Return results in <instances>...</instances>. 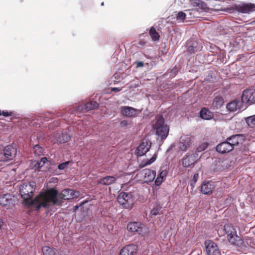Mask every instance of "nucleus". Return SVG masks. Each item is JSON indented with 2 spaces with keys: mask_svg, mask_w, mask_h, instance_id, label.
<instances>
[{
  "mask_svg": "<svg viewBox=\"0 0 255 255\" xmlns=\"http://www.w3.org/2000/svg\"><path fill=\"white\" fill-rule=\"evenodd\" d=\"M79 195V192L68 188L63 190L60 194V198L62 201L63 200H70L77 198Z\"/></svg>",
  "mask_w": 255,
  "mask_h": 255,
  "instance_id": "nucleus-16",
  "label": "nucleus"
},
{
  "mask_svg": "<svg viewBox=\"0 0 255 255\" xmlns=\"http://www.w3.org/2000/svg\"><path fill=\"white\" fill-rule=\"evenodd\" d=\"M189 146V141L188 140H187V142H180L178 144V148L182 151H186L188 148V146Z\"/></svg>",
  "mask_w": 255,
  "mask_h": 255,
  "instance_id": "nucleus-41",
  "label": "nucleus"
},
{
  "mask_svg": "<svg viewBox=\"0 0 255 255\" xmlns=\"http://www.w3.org/2000/svg\"><path fill=\"white\" fill-rule=\"evenodd\" d=\"M99 104L96 101H91L87 102L84 105L78 106L77 110L79 111L85 110L88 112L90 110L97 109L98 108Z\"/></svg>",
  "mask_w": 255,
  "mask_h": 255,
  "instance_id": "nucleus-21",
  "label": "nucleus"
},
{
  "mask_svg": "<svg viewBox=\"0 0 255 255\" xmlns=\"http://www.w3.org/2000/svg\"><path fill=\"white\" fill-rule=\"evenodd\" d=\"M224 231L227 235L228 240L232 245L236 246L242 249L247 248V243L237 234L236 229L231 225L226 224L224 227Z\"/></svg>",
  "mask_w": 255,
  "mask_h": 255,
  "instance_id": "nucleus-4",
  "label": "nucleus"
},
{
  "mask_svg": "<svg viewBox=\"0 0 255 255\" xmlns=\"http://www.w3.org/2000/svg\"><path fill=\"white\" fill-rule=\"evenodd\" d=\"M155 131L156 135L160 137L161 139H165L168 136L169 128V126H163L161 127L159 129V131L157 129H153Z\"/></svg>",
  "mask_w": 255,
  "mask_h": 255,
  "instance_id": "nucleus-26",
  "label": "nucleus"
},
{
  "mask_svg": "<svg viewBox=\"0 0 255 255\" xmlns=\"http://www.w3.org/2000/svg\"><path fill=\"white\" fill-rule=\"evenodd\" d=\"M127 230L133 234L144 236L148 232V229L140 222H130L127 224Z\"/></svg>",
  "mask_w": 255,
  "mask_h": 255,
  "instance_id": "nucleus-6",
  "label": "nucleus"
},
{
  "mask_svg": "<svg viewBox=\"0 0 255 255\" xmlns=\"http://www.w3.org/2000/svg\"><path fill=\"white\" fill-rule=\"evenodd\" d=\"M48 162V159L46 157H42L40 160L34 161L32 163L33 168L35 171L39 172L41 171V168Z\"/></svg>",
  "mask_w": 255,
  "mask_h": 255,
  "instance_id": "nucleus-28",
  "label": "nucleus"
},
{
  "mask_svg": "<svg viewBox=\"0 0 255 255\" xmlns=\"http://www.w3.org/2000/svg\"><path fill=\"white\" fill-rule=\"evenodd\" d=\"M199 177V174L198 173H195L193 177L192 180H191L190 182V186L192 188V189H193L195 186L196 182L197 181V180Z\"/></svg>",
  "mask_w": 255,
  "mask_h": 255,
  "instance_id": "nucleus-42",
  "label": "nucleus"
},
{
  "mask_svg": "<svg viewBox=\"0 0 255 255\" xmlns=\"http://www.w3.org/2000/svg\"><path fill=\"white\" fill-rule=\"evenodd\" d=\"M157 158V154L154 152L153 156L149 159H146L142 161L139 165L140 168H143L147 165H150L154 162Z\"/></svg>",
  "mask_w": 255,
  "mask_h": 255,
  "instance_id": "nucleus-30",
  "label": "nucleus"
},
{
  "mask_svg": "<svg viewBox=\"0 0 255 255\" xmlns=\"http://www.w3.org/2000/svg\"><path fill=\"white\" fill-rule=\"evenodd\" d=\"M151 145V143L149 140L146 139L142 140L136 148L135 154L138 157L144 155L149 150Z\"/></svg>",
  "mask_w": 255,
  "mask_h": 255,
  "instance_id": "nucleus-13",
  "label": "nucleus"
},
{
  "mask_svg": "<svg viewBox=\"0 0 255 255\" xmlns=\"http://www.w3.org/2000/svg\"><path fill=\"white\" fill-rule=\"evenodd\" d=\"M230 166L227 159L216 158L212 165V169L215 173H220Z\"/></svg>",
  "mask_w": 255,
  "mask_h": 255,
  "instance_id": "nucleus-9",
  "label": "nucleus"
},
{
  "mask_svg": "<svg viewBox=\"0 0 255 255\" xmlns=\"http://www.w3.org/2000/svg\"><path fill=\"white\" fill-rule=\"evenodd\" d=\"M214 188V186L209 181L203 182L201 186V192L202 194L208 195L211 193Z\"/></svg>",
  "mask_w": 255,
  "mask_h": 255,
  "instance_id": "nucleus-25",
  "label": "nucleus"
},
{
  "mask_svg": "<svg viewBox=\"0 0 255 255\" xmlns=\"http://www.w3.org/2000/svg\"><path fill=\"white\" fill-rule=\"evenodd\" d=\"M70 163V161H67L65 162L60 163L58 165V169L60 170H64L68 166Z\"/></svg>",
  "mask_w": 255,
  "mask_h": 255,
  "instance_id": "nucleus-43",
  "label": "nucleus"
},
{
  "mask_svg": "<svg viewBox=\"0 0 255 255\" xmlns=\"http://www.w3.org/2000/svg\"><path fill=\"white\" fill-rule=\"evenodd\" d=\"M144 174V181L147 183L152 182L156 177V171L154 170L145 169L142 171Z\"/></svg>",
  "mask_w": 255,
  "mask_h": 255,
  "instance_id": "nucleus-23",
  "label": "nucleus"
},
{
  "mask_svg": "<svg viewBox=\"0 0 255 255\" xmlns=\"http://www.w3.org/2000/svg\"><path fill=\"white\" fill-rule=\"evenodd\" d=\"M12 112L7 111H2L1 112V115L4 117H8L12 115Z\"/></svg>",
  "mask_w": 255,
  "mask_h": 255,
  "instance_id": "nucleus-45",
  "label": "nucleus"
},
{
  "mask_svg": "<svg viewBox=\"0 0 255 255\" xmlns=\"http://www.w3.org/2000/svg\"><path fill=\"white\" fill-rule=\"evenodd\" d=\"M138 110L129 106H121L120 107L121 114L124 117L128 118H133L136 117Z\"/></svg>",
  "mask_w": 255,
  "mask_h": 255,
  "instance_id": "nucleus-15",
  "label": "nucleus"
},
{
  "mask_svg": "<svg viewBox=\"0 0 255 255\" xmlns=\"http://www.w3.org/2000/svg\"><path fill=\"white\" fill-rule=\"evenodd\" d=\"M161 209V206L160 205V204L158 203H155L154 204V206L153 209L150 211V214L152 215L156 216L160 210Z\"/></svg>",
  "mask_w": 255,
  "mask_h": 255,
  "instance_id": "nucleus-38",
  "label": "nucleus"
},
{
  "mask_svg": "<svg viewBox=\"0 0 255 255\" xmlns=\"http://www.w3.org/2000/svg\"><path fill=\"white\" fill-rule=\"evenodd\" d=\"M153 129H157L159 131L160 128L163 126H168L165 124V120L162 116L158 115L155 117V119L152 122Z\"/></svg>",
  "mask_w": 255,
  "mask_h": 255,
  "instance_id": "nucleus-22",
  "label": "nucleus"
},
{
  "mask_svg": "<svg viewBox=\"0 0 255 255\" xmlns=\"http://www.w3.org/2000/svg\"><path fill=\"white\" fill-rule=\"evenodd\" d=\"M135 64H136V68L142 67L144 66V63L142 61H136L135 62Z\"/></svg>",
  "mask_w": 255,
  "mask_h": 255,
  "instance_id": "nucleus-46",
  "label": "nucleus"
},
{
  "mask_svg": "<svg viewBox=\"0 0 255 255\" xmlns=\"http://www.w3.org/2000/svg\"><path fill=\"white\" fill-rule=\"evenodd\" d=\"M199 158L197 153L187 154L182 159V165L185 167H192Z\"/></svg>",
  "mask_w": 255,
  "mask_h": 255,
  "instance_id": "nucleus-14",
  "label": "nucleus"
},
{
  "mask_svg": "<svg viewBox=\"0 0 255 255\" xmlns=\"http://www.w3.org/2000/svg\"><path fill=\"white\" fill-rule=\"evenodd\" d=\"M209 143L207 142H204L201 143L196 149L198 152H201L205 150L208 147Z\"/></svg>",
  "mask_w": 255,
  "mask_h": 255,
  "instance_id": "nucleus-40",
  "label": "nucleus"
},
{
  "mask_svg": "<svg viewBox=\"0 0 255 255\" xmlns=\"http://www.w3.org/2000/svg\"><path fill=\"white\" fill-rule=\"evenodd\" d=\"M177 73L178 69L176 67H174L173 68L168 70L165 75L167 77L173 78L177 74Z\"/></svg>",
  "mask_w": 255,
  "mask_h": 255,
  "instance_id": "nucleus-37",
  "label": "nucleus"
},
{
  "mask_svg": "<svg viewBox=\"0 0 255 255\" xmlns=\"http://www.w3.org/2000/svg\"><path fill=\"white\" fill-rule=\"evenodd\" d=\"M200 117L205 120H210L213 118V114L208 109L203 108L200 111Z\"/></svg>",
  "mask_w": 255,
  "mask_h": 255,
  "instance_id": "nucleus-29",
  "label": "nucleus"
},
{
  "mask_svg": "<svg viewBox=\"0 0 255 255\" xmlns=\"http://www.w3.org/2000/svg\"><path fill=\"white\" fill-rule=\"evenodd\" d=\"M226 108L228 111L231 112L236 111L237 110H244L247 108V106H242L241 107V103L240 101H238L235 100L230 103H229L226 106Z\"/></svg>",
  "mask_w": 255,
  "mask_h": 255,
  "instance_id": "nucleus-19",
  "label": "nucleus"
},
{
  "mask_svg": "<svg viewBox=\"0 0 255 255\" xmlns=\"http://www.w3.org/2000/svg\"><path fill=\"white\" fill-rule=\"evenodd\" d=\"M245 120L247 125L251 128L255 127V115L246 118Z\"/></svg>",
  "mask_w": 255,
  "mask_h": 255,
  "instance_id": "nucleus-35",
  "label": "nucleus"
},
{
  "mask_svg": "<svg viewBox=\"0 0 255 255\" xmlns=\"http://www.w3.org/2000/svg\"><path fill=\"white\" fill-rule=\"evenodd\" d=\"M191 4L193 5V4L196 1V0H189Z\"/></svg>",
  "mask_w": 255,
  "mask_h": 255,
  "instance_id": "nucleus-48",
  "label": "nucleus"
},
{
  "mask_svg": "<svg viewBox=\"0 0 255 255\" xmlns=\"http://www.w3.org/2000/svg\"><path fill=\"white\" fill-rule=\"evenodd\" d=\"M35 211L41 208H49L50 203L56 206H61L63 201L60 198L57 190L54 188H49L46 193H41L35 197Z\"/></svg>",
  "mask_w": 255,
  "mask_h": 255,
  "instance_id": "nucleus-1",
  "label": "nucleus"
},
{
  "mask_svg": "<svg viewBox=\"0 0 255 255\" xmlns=\"http://www.w3.org/2000/svg\"><path fill=\"white\" fill-rule=\"evenodd\" d=\"M129 124V122L127 120H124L120 122V126L122 128H125Z\"/></svg>",
  "mask_w": 255,
  "mask_h": 255,
  "instance_id": "nucleus-44",
  "label": "nucleus"
},
{
  "mask_svg": "<svg viewBox=\"0 0 255 255\" xmlns=\"http://www.w3.org/2000/svg\"><path fill=\"white\" fill-rule=\"evenodd\" d=\"M185 46L187 47V53L191 55L202 51L203 43L201 41L190 39L186 41Z\"/></svg>",
  "mask_w": 255,
  "mask_h": 255,
  "instance_id": "nucleus-8",
  "label": "nucleus"
},
{
  "mask_svg": "<svg viewBox=\"0 0 255 255\" xmlns=\"http://www.w3.org/2000/svg\"><path fill=\"white\" fill-rule=\"evenodd\" d=\"M33 150L36 156H39L43 154L44 148L39 144H36L33 146Z\"/></svg>",
  "mask_w": 255,
  "mask_h": 255,
  "instance_id": "nucleus-34",
  "label": "nucleus"
},
{
  "mask_svg": "<svg viewBox=\"0 0 255 255\" xmlns=\"http://www.w3.org/2000/svg\"><path fill=\"white\" fill-rule=\"evenodd\" d=\"M17 149L12 145H7L0 151V161L5 162L13 159L16 156Z\"/></svg>",
  "mask_w": 255,
  "mask_h": 255,
  "instance_id": "nucleus-7",
  "label": "nucleus"
},
{
  "mask_svg": "<svg viewBox=\"0 0 255 255\" xmlns=\"http://www.w3.org/2000/svg\"><path fill=\"white\" fill-rule=\"evenodd\" d=\"M71 138L70 136L67 132H62L58 137V141L61 143L68 142Z\"/></svg>",
  "mask_w": 255,
  "mask_h": 255,
  "instance_id": "nucleus-32",
  "label": "nucleus"
},
{
  "mask_svg": "<svg viewBox=\"0 0 255 255\" xmlns=\"http://www.w3.org/2000/svg\"><path fill=\"white\" fill-rule=\"evenodd\" d=\"M117 200L119 204L126 209H131L134 203V197L131 192H120Z\"/></svg>",
  "mask_w": 255,
  "mask_h": 255,
  "instance_id": "nucleus-5",
  "label": "nucleus"
},
{
  "mask_svg": "<svg viewBox=\"0 0 255 255\" xmlns=\"http://www.w3.org/2000/svg\"><path fill=\"white\" fill-rule=\"evenodd\" d=\"M224 103V99L222 96H216L213 100L211 108L213 110H218L223 106Z\"/></svg>",
  "mask_w": 255,
  "mask_h": 255,
  "instance_id": "nucleus-27",
  "label": "nucleus"
},
{
  "mask_svg": "<svg viewBox=\"0 0 255 255\" xmlns=\"http://www.w3.org/2000/svg\"><path fill=\"white\" fill-rule=\"evenodd\" d=\"M194 6H198L201 9L205 10L207 8V4L200 0H196V1L193 5Z\"/></svg>",
  "mask_w": 255,
  "mask_h": 255,
  "instance_id": "nucleus-39",
  "label": "nucleus"
},
{
  "mask_svg": "<svg viewBox=\"0 0 255 255\" xmlns=\"http://www.w3.org/2000/svg\"><path fill=\"white\" fill-rule=\"evenodd\" d=\"M149 33L153 40L157 41L159 40L160 36L153 26L150 28Z\"/></svg>",
  "mask_w": 255,
  "mask_h": 255,
  "instance_id": "nucleus-33",
  "label": "nucleus"
},
{
  "mask_svg": "<svg viewBox=\"0 0 255 255\" xmlns=\"http://www.w3.org/2000/svg\"><path fill=\"white\" fill-rule=\"evenodd\" d=\"M245 141V136L242 134H236L228 137L226 139L217 145L216 150L221 154L228 153L234 148L242 144Z\"/></svg>",
  "mask_w": 255,
  "mask_h": 255,
  "instance_id": "nucleus-2",
  "label": "nucleus"
},
{
  "mask_svg": "<svg viewBox=\"0 0 255 255\" xmlns=\"http://www.w3.org/2000/svg\"><path fill=\"white\" fill-rule=\"evenodd\" d=\"M16 202V198L10 193L0 195V205L7 209L14 206Z\"/></svg>",
  "mask_w": 255,
  "mask_h": 255,
  "instance_id": "nucleus-10",
  "label": "nucleus"
},
{
  "mask_svg": "<svg viewBox=\"0 0 255 255\" xmlns=\"http://www.w3.org/2000/svg\"><path fill=\"white\" fill-rule=\"evenodd\" d=\"M186 12L187 18H191L193 17H198L199 10L198 8H192L191 9H186L185 10Z\"/></svg>",
  "mask_w": 255,
  "mask_h": 255,
  "instance_id": "nucleus-31",
  "label": "nucleus"
},
{
  "mask_svg": "<svg viewBox=\"0 0 255 255\" xmlns=\"http://www.w3.org/2000/svg\"><path fill=\"white\" fill-rule=\"evenodd\" d=\"M137 246L135 244H129L123 247L120 251V255H136Z\"/></svg>",
  "mask_w": 255,
  "mask_h": 255,
  "instance_id": "nucleus-18",
  "label": "nucleus"
},
{
  "mask_svg": "<svg viewBox=\"0 0 255 255\" xmlns=\"http://www.w3.org/2000/svg\"><path fill=\"white\" fill-rule=\"evenodd\" d=\"M239 12L242 13H250L251 12L255 10V4L248 3L243 5H239L237 7Z\"/></svg>",
  "mask_w": 255,
  "mask_h": 255,
  "instance_id": "nucleus-20",
  "label": "nucleus"
},
{
  "mask_svg": "<svg viewBox=\"0 0 255 255\" xmlns=\"http://www.w3.org/2000/svg\"><path fill=\"white\" fill-rule=\"evenodd\" d=\"M35 183L34 182L28 183H23L20 185L19 193L23 202L35 211L36 202L35 197L33 198V192L35 190Z\"/></svg>",
  "mask_w": 255,
  "mask_h": 255,
  "instance_id": "nucleus-3",
  "label": "nucleus"
},
{
  "mask_svg": "<svg viewBox=\"0 0 255 255\" xmlns=\"http://www.w3.org/2000/svg\"><path fill=\"white\" fill-rule=\"evenodd\" d=\"M173 32H174V33H176V32L175 31H174V30L173 31Z\"/></svg>",
  "mask_w": 255,
  "mask_h": 255,
  "instance_id": "nucleus-50",
  "label": "nucleus"
},
{
  "mask_svg": "<svg viewBox=\"0 0 255 255\" xmlns=\"http://www.w3.org/2000/svg\"><path fill=\"white\" fill-rule=\"evenodd\" d=\"M122 88L118 87H112L111 88V92H119L122 90Z\"/></svg>",
  "mask_w": 255,
  "mask_h": 255,
  "instance_id": "nucleus-47",
  "label": "nucleus"
},
{
  "mask_svg": "<svg viewBox=\"0 0 255 255\" xmlns=\"http://www.w3.org/2000/svg\"><path fill=\"white\" fill-rule=\"evenodd\" d=\"M116 178L114 176H106L97 181L99 185L109 186L116 183Z\"/></svg>",
  "mask_w": 255,
  "mask_h": 255,
  "instance_id": "nucleus-24",
  "label": "nucleus"
},
{
  "mask_svg": "<svg viewBox=\"0 0 255 255\" xmlns=\"http://www.w3.org/2000/svg\"><path fill=\"white\" fill-rule=\"evenodd\" d=\"M187 14L186 12H184L182 11H179L176 14V20L181 22L184 21V20L187 17Z\"/></svg>",
  "mask_w": 255,
  "mask_h": 255,
  "instance_id": "nucleus-36",
  "label": "nucleus"
},
{
  "mask_svg": "<svg viewBox=\"0 0 255 255\" xmlns=\"http://www.w3.org/2000/svg\"><path fill=\"white\" fill-rule=\"evenodd\" d=\"M168 171L167 166H163L160 168L157 174L156 178L154 179V184L156 186H160L167 176Z\"/></svg>",
  "mask_w": 255,
  "mask_h": 255,
  "instance_id": "nucleus-17",
  "label": "nucleus"
},
{
  "mask_svg": "<svg viewBox=\"0 0 255 255\" xmlns=\"http://www.w3.org/2000/svg\"><path fill=\"white\" fill-rule=\"evenodd\" d=\"M241 100L243 104L251 105L255 103V90L247 89L244 91Z\"/></svg>",
  "mask_w": 255,
  "mask_h": 255,
  "instance_id": "nucleus-12",
  "label": "nucleus"
},
{
  "mask_svg": "<svg viewBox=\"0 0 255 255\" xmlns=\"http://www.w3.org/2000/svg\"><path fill=\"white\" fill-rule=\"evenodd\" d=\"M101 5H104V2H103L101 3Z\"/></svg>",
  "mask_w": 255,
  "mask_h": 255,
  "instance_id": "nucleus-49",
  "label": "nucleus"
},
{
  "mask_svg": "<svg viewBox=\"0 0 255 255\" xmlns=\"http://www.w3.org/2000/svg\"><path fill=\"white\" fill-rule=\"evenodd\" d=\"M204 246L207 255H221L218 246L213 241L206 240L204 242Z\"/></svg>",
  "mask_w": 255,
  "mask_h": 255,
  "instance_id": "nucleus-11",
  "label": "nucleus"
}]
</instances>
